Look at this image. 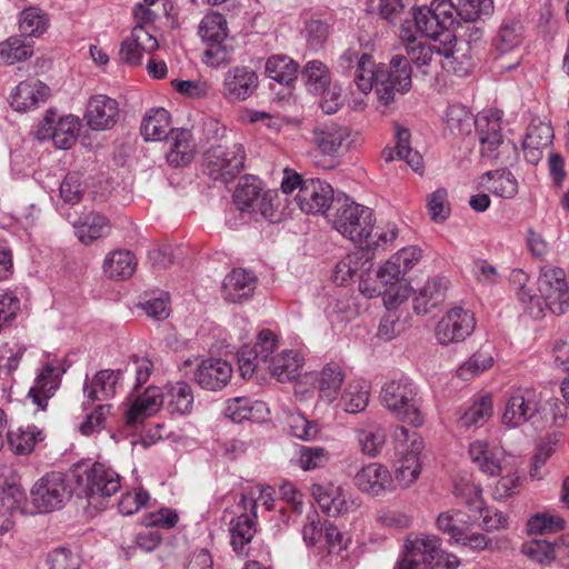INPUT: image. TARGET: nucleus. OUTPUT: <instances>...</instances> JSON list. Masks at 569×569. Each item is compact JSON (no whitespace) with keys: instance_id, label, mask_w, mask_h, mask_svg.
<instances>
[{"instance_id":"56","label":"nucleus","mask_w":569,"mask_h":569,"mask_svg":"<svg viewBox=\"0 0 569 569\" xmlns=\"http://www.w3.org/2000/svg\"><path fill=\"white\" fill-rule=\"evenodd\" d=\"M523 552L541 565H550L559 556V546L549 540L535 539L523 547Z\"/></svg>"},{"instance_id":"2","label":"nucleus","mask_w":569,"mask_h":569,"mask_svg":"<svg viewBox=\"0 0 569 569\" xmlns=\"http://www.w3.org/2000/svg\"><path fill=\"white\" fill-rule=\"evenodd\" d=\"M333 228L353 243L366 249L372 248L373 212L369 207L355 202L348 196L337 197Z\"/></svg>"},{"instance_id":"51","label":"nucleus","mask_w":569,"mask_h":569,"mask_svg":"<svg viewBox=\"0 0 569 569\" xmlns=\"http://www.w3.org/2000/svg\"><path fill=\"white\" fill-rule=\"evenodd\" d=\"M483 177L492 181L489 190L498 197L511 199L518 192V181L508 170L487 171Z\"/></svg>"},{"instance_id":"15","label":"nucleus","mask_w":569,"mask_h":569,"mask_svg":"<svg viewBox=\"0 0 569 569\" xmlns=\"http://www.w3.org/2000/svg\"><path fill=\"white\" fill-rule=\"evenodd\" d=\"M540 398L532 388H518L509 397L502 415V423L516 428L530 421L539 412Z\"/></svg>"},{"instance_id":"21","label":"nucleus","mask_w":569,"mask_h":569,"mask_svg":"<svg viewBox=\"0 0 569 569\" xmlns=\"http://www.w3.org/2000/svg\"><path fill=\"white\" fill-rule=\"evenodd\" d=\"M122 378V370L102 369L91 379L86 377L83 383V393L87 398L84 406L96 401H106L111 399L116 392L119 381Z\"/></svg>"},{"instance_id":"44","label":"nucleus","mask_w":569,"mask_h":569,"mask_svg":"<svg viewBox=\"0 0 569 569\" xmlns=\"http://www.w3.org/2000/svg\"><path fill=\"white\" fill-rule=\"evenodd\" d=\"M164 400L170 412L179 415L188 413L193 405L191 387L184 381H178L169 386Z\"/></svg>"},{"instance_id":"22","label":"nucleus","mask_w":569,"mask_h":569,"mask_svg":"<svg viewBox=\"0 0 569 569\" xmlns=\"http://www.w3.org/2000/svg\"><path fill=\"white\" fill-rule=\"evenodd\" d=\"M118 116V102L108 96L97 94L89 100L84 119L93 130H108L117 123Z\"/></svg>"},{"instance_id":"13","label":"nucleus","mask_w":569,"mask_h":569,"mask_svg":"<svg viewBox=\"0 0 569 569\" xmlns=\"http://www.w3.org/2000/svg\"><path fill=\"white\" fill-rule=\"evenodd\" d=\"M79 130L78 117L69 114L56 121V113L49 110L38 127L37 138L39 140L51 139L57 148L68 150L74 144Z\"/></svg>"},{"instance_id":"17","label":"nucleus","mask_w":569,"mask_h":569,"mask_svg":"<svg viewBox=\"0 0 569 569\" xmlns=\"http://www.w3.org/2000/svg\"><path fill=\"white\" fill-rule=\"evenodd\" d=\"M476 326L473 315L460 307L453 308L438 322L436 336L441 345L463 341Z\"/></svg>"},{"instance_id":"63","label":"nucleus","mask_w":569,"mask_h":569,"mask_svg":"<svg viewBox=\"0 0 569 569\" xmlns=\"http://www.w3.org/2000/svg\"><path fill=\"white\" fill-rule=\"evenodd\" d=\"M329 460V452L322 447L303 446L300 449L299 466L303 470L323 467Z\"/></svg>"},{"instance_id":"60","label":"nucleus","mask_w":569,"mask_h":569,"mask_svg":"<svg viewBox=\"0 0 569 569\" xmlns=\"http://www.w3.org/2000/svg\"><path fill=\"white\" fill-rule=\"evenodd\" d=\"M302 32L308 47L318 50L325 44L330 32V26L326 21L312 19L306 23Z\"/></svg>"},{"instance_id":"64","label":"nucleus","mask_w":569,"mask_h":569,"mask_svg":"<svg viewBox=\"0 0 569 569\" xmlns=\"http://www.w3.org/2000/svg\"><path fill=\"white\" fill-rule=\"evenodd\" d=\"M50 569H78L80 558L66 547H59L48 555Z\"/></svg>"},{"instance_id":"11","label":"nucleus","mask_w":569,"mask_h":569,"mask_svg":"<svg viewBox=\"0 0 569 569\" xmlns=\"http://www.w3.org/2000/svg\"><path fill=\"white\" fill-rule=\"evenodd\" d=\"M279 341L270 329H262L257 336L253 347L243 346L237 353L240 373L243 378H250L256 371L266 366L278 349Z\"/></svg>"},{"instance_id":"32","label":"nucleus","mask_w":569,"mask_h":569,"mask_svg":"<svg viewBox=\"0 0 569 569\" xmlns=\"http://www.w3.org/2000/svg\"><path fill=\"white\" fill-rule=\"evenodd\" d=\"M525 27L517 17H506L499 24L493 38V47L499 54L511 52L523 41Z\"/></svg>"},{"instance_id":"42","label":"nucleus","mask_w":569,"mask_h":569,"mask_svg":"<svg viewBox=\"0 0 569 569\" xmlns=\"http://www.w3.org/2000/svg\"><path fill=\"white\" fill-rule=\"evenodd\" d=\"M32 53L31 42L22 36H12L0 42V64L10 66L27 60Z\"/></svg>"},{"instance_id":"50","label":"nucleus","mask_w":569,"mask_h":569,"mask_svg":"<svg viewBox=\"0 0 569 569\" xmlns=\"http://www.w3.org/2000/svg\"><path fill=\"white\" fill-rule=\"evenodd\" d=\"M451 14L462 21H477L482 14H488L492 9V0H452Z\"/></svg>"},{"instance_id":"20","label":"nucleus","mask_w":569,"mask_h":569,"mask_svg":"<svg viewBox=\"0 0 569 569\" xmlns=\"http://www.w3.org/2000/svg\"><path fill=\"white\" fill-rule=\"evenodd\" d=\"M231 365L220 358L202 360L194 370V382L204 390L219 391L231 380Z\"/></svg>"},{"instance_id":"7","label":"nucleus","mask_w":569,"mask_h":569,"mask_svg":"<svg viewBox=\"0 0 569 569\" xmlns=\"http://www.w3.org/2000/svg\"><path fill=\"white\" fill-rule=\"evenodd\" d=\"M204 164L211 179L228 183L243 169V147L240 143L212 146L204 152Z\"/></svg>"},{"instance_id":"43","label":"nucleus","mask_w":569,"mask_h":569,"mask_svg":"<svg viewBox=\"0 0 569 569\" xmlns=\"http://www.w3.org/2000/svg\"><path fill=\"white\" fill-rule=\"evenodd\" d=\"M308 90L312 93L325 92L331 81L328 67L320 60H311L306 63L301 71Z\"/></svg>"},{"instance_id":"5","label":"nucleus","mask_w":569,"mask_h":569,"mask_svg":"<svg viewBox=\"0 0 569 569\" xmlns=\"http://www.w3.org/2000/svg\"><path fill=\"white\" fill-rule=\"evenodd\" d=\"M412 87V67L402 58V53L392 56L388 64L378 67V100L383 106L395 102L397 96H403Z\"/></svg>"},{"instance_id":"38","label":"nucleus","mask_w":569,"mask_h":569,"mask_svg":"<svg viewBox=\"0 0 569 569\" xmlns=\"http://www.w3.org/2000/svg\"><path fill=\"white\" fill-rule=\"evenodd\" d=\"M136 267L137 261L132 252L116 250L106 257L103 272L110 279L124 280L133 274Z\"/></svg>"},{"instance_id":"62","label":"nucleus","mask_w":569,"mask_h":569,"mask_svg":"<svg viewBox=\"0 0 569 569\" xmlns=\"http://www.w3.org/2000/svg\"><path fill=\"white\" fill-rule=\"evenodd\" d=\"M448 193L443 188L433 191L428 199V210L431 219L435 222H443L450 214V207L448 204Z\"/></svg>"},{"instance_id":"47","label":"nucleus","mask_w":569,"mask_h":569,"mask_svg":"<svg viewBox=\"0 0 569 569\" xmlns=\"http://www.w3.org/2000/svg\"><path fill=\"white\" fill-rule=\"evenodd\" d=\"M360 289L369 298L382 296L383 303L388 309H396L399 305L406 301L411 293V288L403 281L393 286H387L383 291L377 290L376 288L370 289L365 282L360 283Z\"/></svg>"},{"instance_id":"26","label":"nucleus","mask_w":569,"mask_h":569,"mask_svg":"<svg viewBox=\"0 0 569 569\" xmlns=\"http://www.w3.org/2000/svg\"><path fill=\"white\" fill-rule=\"evenodd\" d=\"M50 96V88L39 80L20 82L11 93L10 104L20 112L36 108Z\"/></svg>"},{"instance_id":"48","label":"nucleus","mask_w":569,"mask_h":569,"mask_svg":"<svg viewBox=\"0 0 569 569\" xmlns=\"http://www.w3.org/2000/svg\"><path fill=\"white\" fill-rule=\"evenodd\" d=\"M492 415L491 397L485 396L467 409L458 419L460 428L470 429L482 426Z\"/></svg>"},{"instance_id":"40","label":"nucleus","mask_w":569,"mask_h":569,"mask_svg":"<svg viewBox=\"0 0 569 569\" xmlns=\"http://www.w3.org/2000/svg\"><path fill=\"white\" fill-rule=\"evenodd\" d=\"M253 518V516L241 513L230 522L231 546L238 555H248V545L256 532Z\"/></svg>"},{"instance_id":"37","label":"nucleus","mask_w":569,"mask_h":569,"mask_svg":"<svg viewBox=\"0 0 569 569\" xmlns=\"http://www.w3.org/2000/svg\"><path fill=\"white\" fill-rule=\"evenodd\" d=\"M79 240L88 246L109 233L106 217L98 212H90L73 223Z\"/></svg>"},{"instance_id":"52","label":"nucleus","mask_w":569,"mask_h":569,"mask_svg":"<svg viewBox=\"0 0 569 569\" xmlns=\"http://www.w3.org/2000/svg\"><path fill=\"white\" fill-rule=\"evenodd\" d=\"M369 391L359 383H350L341 395L339 406L348 413H358L366 409Z\"/></svg>"},{"instance_id":"3","label":"nucleus","mask_w":569,"mask_h":569,"mask_svg":"<svg viewBox=\"0 0 569 569\" xmlns=\"http://www.w3.org/2000/svg\"><path fill=\"white\" fill-rule=\"evenodd\" d=\"M207 43L202 61L209 67L220 68L231 62L234 51L233 40L229 38L226 18L217 12L206 14L198 30Z\"/></svg>"},{"instance_id":"53","label":"nucleus","mask_w":569,"mask_h":569,"mask_svg":"<svg viewBox=\"0 0 569 569\" xmlns=\"http://www.w3.org/2000/svg\"><path fill=\"white\" fill-rule=\"evenodd\" d=\"M492 363L491 353L486 349H480L458 368L457 375L462 380H470L491 368Z\"/></svg>"},{"instance_id":"36","label":"nucleus","mask_w":569,"mask_h":569,"mask_svg":"<svg viewBox=\"0 0 569 569\" xmlns=\"http://www.w3.org/2000/svg\"><path fill=\"white\" fill-rule=\"evenodd\" d=\"M170 130V114L163 108L151 109L141 123V134L146 141L168 140Z\"/></svg>"},{"instance_id":"9","label":"nucleus","mask_w":569,"mask_h":569,"mask_svg":"<svg viewBox=\"0 0 569 569\" xmlns=\"http://www.w3.org/2000/svg\"><path fill=\"white\" fill-rule=\"evenodd\" d=\"M452 10V0H432L430 7L415 8L412 16L418 20L421 34L437 39L445 32L450 34L455 28L457 19L451 14Z\"/></svg>"},{"instance_id":"12","label":"nucleus","mask_w":569,"mask_h":569,"mask_svg":"<svg viewBox=\"0 0 569 569\" xmlns=\"http://www.w3.org/2000/svg\"><path fill=\"white\" fill-rule=\"evenodd\" d=\"M26 500V492L21 487L20 477L11 466L0 467V535L10 531L13 527L12 510L18 509Z\"/></svg>"},{"instance_id":"54","label":"nucleus","mask_w":569,"mask_h":569,"mask_svg":"<svg viewBox=\"0 0 569 569\" xmlns=\"http://www.w3.org/2000/svg\"><path fill=\"white\" fill-rule=\"evenodd\" d=\"M358 440L363 453L377 456L386 442V432L378 425H370L358 431Z\"/></svg>"},{"instance_id":"1","label":"nucleus","mask_w":569,"mask_h":569,"mask_svg":"<svg viewBox=\"0 0 569 569\" xmlns=\"http://www.w3.org/2000/svg\"><path fill=\"white\" fill-rule=\"evenodd\" d=\"M405 556L396 569H457L460 559L441 548V539L435 535L411 533L405 542Z\"/></svg>"},{"instance_id":"25","label":"nucleus","mask_w":569,"mask_h":569,"mask_svg":"<svg viewBox=\"0 0 569 569\" xmlns=\"http://www.w3.org/2000/svg\"><path fill=\"white\" fill-rule=\"evenodd\" d=\"M257 278L246 269H233L223 280L222 295L229 302L241 303L256 290Z\"/></svg>"},{"instance_id":"34","label":"nucleus","mask_w":569,"mask_h":569,"mask_svg":"<svg viewBox=\"0 0 569 569\" xmlns=\"http://www.w3.org/2000/svg\"><path fill=\"white\" fill-rule=\"evenodd\" d=\"M448 281L436 277L426 282L413 299V309L417 313H427L443 302Z\"/></svg>"},{"instance_id":"24","label":"nucleus","mask_w":569,"mask_h":569,"mask_svg":"<svg viewBox=\"0 0 569 569\" xmlns=\"http://www.w3.org/2000/svg\"><path fill=\"white\" fill-rule=\"evenodd\" d=\"M349 137L350 130L347 127L336 122H328L315 127L311 133V141L321 153L336 156L343 148V143Z\"/></svg>"},{"instance_id":"19","label":"nucleus","mask_w":569,"mask_h":569,"mask_svg":"<svg viewBox=\"0 0 569 569\" xmlns=\"http://www.w3.org/2000/svg\"><path fill=\"white\" fill-rule=\"evenodd\" d=\"M473 126L479 137L480 150L483 157L496 159L497 149L503 143L501 134V112L490 110L475 118Z\"/></svg>"},{"instance_id":"55","label":"nucleus","mask_w":569,"mask_h":569,"mask_svg":"<svg viewBox=\"0 0 569 569\" xmlns=\"http://www.w3.org/2000/svg\"><path fill=\"white\" fill-rule=\"evenodd\" d=\"M396 149L398 158L405 160L413 171H419L422 168V157L410 147V132L408 129L397 127Z\"/></svg>"},{"instance_id":"16","label":"nucleus","mask_w":569,"mask_h":569,"mask_svg":"<svg viewBox=\"0 0 569 569\" xmlns=\"http://www.w3.org/2000/svg\"><path fill=\"white\" fill-rule=\"evenodd\" d=\"M296 200L300 209L310 214L325 213L331 206L336 207L332 187L320 179H306L298 191Z\"/></svg>"},{"instance_id":"4","label":"nucleus","mask_w":569,"mask_h":569,"mask_svg":"<svg viewBox=\"0 0 569 569\" xmlns=\"http://www.w3.org/2000/svg\"><path fill=\"white\" fill-rule=\"evenodd\" d=\"M380 398L385 407L399 419L420 427L423 416L419 409L418 388L408 377L401 376L386 382L381 389Z\"/></svg>"},{"instance_id":"8","label":"nucleus","mask_w":569,"mask_h":569,"mask_svg":"<svg viewBox=\"0 0 569 569\" xmlns=\"http://www.w3.org/2000/svg\"><path fill=\"white\" fill-rule=\"evenodd\" d=\"M71 493L66 476L61 472H50L33 485L30 496L38 512L44 513L61 508Z\"/></svg>"},{"instance_id":"18","label":"nucleus","mask_w":569,"mask_h":569,"mask_svg":"<svg viewBox=\"0 0 569 569\" xmlns=\"http://www.w3.org/2000/svg\"><path fill=\"white\" fill-rule=\"evenodd\" d=\"M258 86L259 78L253 69L237 66L224 73L221 93L230 102H240L250 98Z\"/></svg>"},{"instance_id":"61","label":"nucleus","mask_w":569,"mask_h":569,"mask_svg":"<svg viewBox=\"0 0 569 569\" xmlns=\"http://www.w3.org/2000/svg\"><path fill=\"white\" fill-rule=\"evenodd\" d=\"M60 197L69 204L79 203L82 199L84 189L81 176L78 172H69L60 183Z\"/></svg>"},{"instance_id":"27","label":"nucleus","mask_w":569,"mask_h":569,"mask_svg":"<svg viewBox=\"0 0 569 569\" xmlns=\"http://www.w3.org/2000/svg\"><path fill=\"white\" fill-rule=\"evenodd\" d=\"M167 142L169 143L167 160L171 166L183 167L193 160L196 143L190 130L171 129Z\"/></svg>"},{"instance_id":"30","label":"nucleus","mask_w":569,"mask_h":569,"mask_svg":"<svg viewBox=\"0 0 569 569\" xmlns=\"http://www.w3.org/2000/svg\"><path fill=\"white\" fill-rule=\"evenodd\" d=\"M302 358L295 350H283L277 353L260 370L268 371L279 382L291 381L300 375Z\"/></svg>"},{"instance_id":"58","label":"nucleus","mask_w":569,"mask_h":569,"mask_svg":"<svg viewBox=\"0 0 569 569\" xmlns=\"http://www.w3.org/2000/svg\"><path fill=\"white\" fill-rule=\"evenodd\" d=\"M112 405L104 403L97 406L92 412L88 413L86 420L79 426L83 436H91L100 432L106 427V421L111 415Z\"/></svg>"},{"instance_id":"29","label":"nucleus","mask_w":569,"mask_h":569,"mask_svg":"<svg viewBox=\"0 0 569 569\" xmlns=\"http://www.w3.org/2000/svg\"><path fill=\"white\" fill-rule=\"evenodd\" d=\"M469 456L479 470L488 476H498L503 469V450L490 447L486 441L477 440L470 443Z\"/></svg>"},{"instance_id":"23","label":"nucleus","mask_w":569,"mask_h":569,"mask_svg":"<svg viewBox=\"0 0 569 569\" xmlns=\"http://www.w3.org/2000/svg\"><path fill=\"white\" fill-rule=\"evenodd\" d=\"M355 485L362 491L379 496L392 488L389 470L380 463L372 462L362 467L353 478Z\"/></svg>"},{"instance_id":"28","label":"nucleus","mask_w":569,"mask_h":569,"mask_svg":"<svg viewBox=\"0 0 569 569\" xmlns=\"http://www.w3.org/2000/svg\"><path fill=\"white\" fill-rule=\"evenodd\" d=\"M403 50L405 53H402V58L409 62V66L415 64L418 69H421L425 74L429 73L428 68L431 66L435 56L449 58L450 56L458 54L460 51V49L452 51L451 47L441 48L421 40L412 44H407V47H403Z\"/></svg>"},{"instance_id":"14","label":"nucleus","mask_w":569,"mask_h":569,"mask_svg":"<svg viewBox=\"0 0 569 569\" xmlns=\"http://www.w3.org/2000/svg\"><path fill=\"white\" fill-rule=\"evenodd\" d=\"M483 26L478 20L461 22L457 19L455 28H452L450 34L446 37V43L450 44L455 41L456 49H452V51L460 49L458 54L451 57L455 60L460 58L466 59V67L463 68L465 72L472 67L473 53L483 43Z\"/></svg>"},{"instance_id":"10","label":"nucleus","mask_w":569,"mask_h":569,"mask_svg":"<svg viewBox=\"0 0 569 569\" xmlns=\"http://www.w3.org/2000/svg\"><path fill=\"white\" fill-rule=\"evenodd\" d=\"M538 290L551 313L560 316L569 310V287L563 269L551 266L541 268Z\"/></svg>"},{"instance_id":"46","label":"nucleus","mask_w":569,"mask_h":569,"mask_svg":"<svg viewBox=\"0 0 569 569\" xmlns=\"http://www.w3.org/2000/svg\"><path fill=\"white\" fill-rule=\"evenodd\" d=\"M48 26L49 18L47 13L38 8H27L20 13L19 29L23 38L40 37L47 31Z\"/></svg>"},{"instance_id":"41","label":"nucleus","mask_w":569,"mask_h":569,"mask_svg":"<svg viewBox=\"0 0 569 569\" xmlns=\"http://www.w3.org/2000/svg\"><path fill=\"white\" fill-rule=\"evenodd\" d=\"M8 443L16 455H29L37 442L44 439L42 430L36 426L19 427L7 432Z\"/></svg>"},{"instance_id":"31","label":"nucleus","mask_w":569,"mask_h":569,"mask_svg":"<svg viewBox=\"0 0 569 569\" xmlns=\"http://www.w3.org/2000/svg\"><path fill=\"white\" fill-rule=\"evenodd\" d=\"M60 385V371L52 365H46L30 388L28 396L32 402L44 410L48 399L51 398Z\"/></svg>"},{"instance_id":"45","label":"nucleus","mask_w":569,"mask_h":569,"mask_svg":"<svg viewBox=\"0 0 569 569\" xmlns=\"http://www.w3.org/2000/svg\"><path fill=\"white\" fill-rule=\"evenodd\" d=\"M261 181L254 177H244L238 184L233 201L239 210L251 212L262 194Z\"/></svg>"},{"instance_id":"57","label":"nucleus","mask_w":569,"mask_h":569,"mask_svg":"<svg viewBox=\"0 0 569 569\" xmlns=\"http://www.w3.org/2000/svg\"><path fill=\"white\" fill-rule=\"evenodd\" d=\"M473 114L461 104H452L448 107L446 112V120L451 131L466 134L471 131L475 122Z\"/></svg>"},{"instance_id":"49","label":"nucleus","mask_w":569,"mask_h":569,"mask_svg":"<svg viewBox=\"0 0 569 569\" xmlns=\"http://www.w3.org/2000/svg\"><path fill=\"white\" fill-rule=\"evenodd\" d=\"M353 80L358 89L363 93L370 92L375 83L376 94L378 96V68L376 69V63L371 54H361L358 61V68L355 70Z\"/></svg>"},{"instance_id":"59","label":"nucleus","mask_w":569,"mask_h":569,"mask_svg":"<svg viewBox=\"0 0 569 569\" xmlns=\"http://www.w3.org/2000/svg\"><path fill=\"white\" fill-rule=\"evenodd\" d=\"M262 403L257 402L256 407H261ZM254 406L249 398L236 397L226 402L224 416L230 418L233 422L240 423L244 420L252 419V411Z\"/></svg>"},{"instance_id":"39","label":"nucleus","mask_w":569,"mask_h":569,"mask_svg":"<svg viewBox=\"0 0 569 569\" xmlns=\"http://www.w3.org/2000/svg\"><path fill=\"white\" fill-rule=\"evenodd\" d=\"M266 74L280 84L290 86L298 74L299 64L284 54H274L266 61Z\"/></svg>"},{"instance_id":"33","label":"nucleus","mask_w":569,"mask_h":569,"mask_svg":"<svg viewBox=\"0 0 569 569\" xmlns=\"http://www.w3.org/2000/svg\"><path fill=\"white\" fill-rule=\"evenodd\" d=\"M164 402V396L158 387H148L144 392L138 396L127 410V422L137 423L139 420L152 416Z\"/></svg>"},{"instance_id":"35","label":"nucleus","mask_w":569,"mask_h":569,"mask_svg":"<svg viewBox=\"0 0 569 569\" xmlns=\"http://www.w3.org/2000/svg\"><path fill=\"white\" fill-rule=\"evenodd\" d=\"M346 378L342 367L338 363H327L318 375L319 398L328 403L335 401Z\"/></svg>"},{"instance_id":"6","label":"nucleus","mask_w":569,"mask_h":569,"mask_svg":"<svg viewBox=\"0 0 569 569\" xmlns=\"http://www.w3.org/2000/svg\"><path fill=\"white\" fill-rule=\"evenodd\" d=\"M76 480L82 487L81 493L88 499L89 505L99 503L100 498H108L121 488L119 473L112 468L96 462L83 473H77Z\"/></svg>"}]
</instances>
